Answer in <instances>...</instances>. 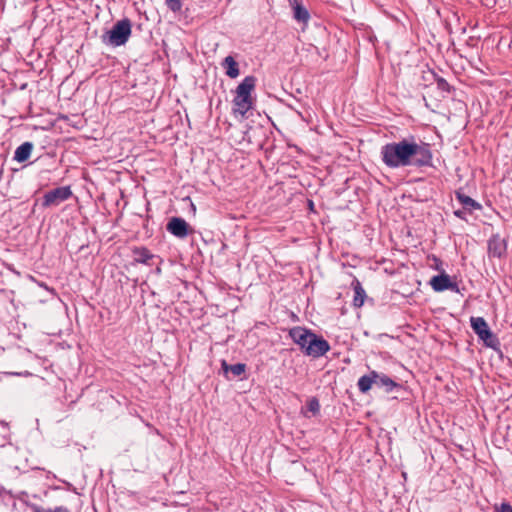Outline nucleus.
<instances>
[{
	"label": "nucleus",
	"instance_id": "f257e3e1",
	"mask_svg": "<svg viewBox=\"0 0 512 512\" xmlns=\"http://www.w3.org/2000/svg\"><path fill=\"white\" fill-rule=\"evenodd\" d=\"M380 156L382 162L391 169L431 166L432 162L429 145L417 142L414 137L383 145Z\"/></svg>",
	"mask_w": 512,
	"mask_h": 512
},
{
	"label": "nucleus",
	"instance_id": "f03ea898",
	"mask_svg": "<svg viewBox=\"0 0 512 512\" xmlns=\"http://www.w3.org/2000/svg\"><path fill=\"white\" fill-rule=\"evenodd\" d=\"M256 78L254 76H246L237 86L236 96L233 99V112L245 116L252 108L253 100L251 93L255 88Z\"/></svg>",
	"mask_w": 512,
	"mask_h": 512
},
{
	"label": "nucleus",
	"instance_id": "7ed1b4c3",
	"mask_svg": "<svg viewBox=\"0 0 512 512\" xmlns=\"http://www.w3.org/2000/svg\"><path fill=\"white\" fill-rule=\"evenodd\" d=\"M131 35V22L128 19L118 21L111 30L103 35V42L111 46L124 45Z\"/></svg>",
	"mask_w": 512,
	"mask_h": 512
},
{
	"label": "nucleus",
	"instance_id": "20e7f679",
	"mask_svg": "<svg viewBox=\"0 0 512 512\" xmlns=\"http://www.w3.org/2000/svg\"><path fill=\"white\" fill-rule=\"evenodd\" d=\"M470 324L475 334L484 342L485 346L493 349L499 346L498 338L492 333L483 317H471Z\"/></svg>",
	"mask_w": 512,
	"mask_h": 512
},
{
	"label": "nucleus",
	"instance_id": "39448f33",
	"mask_svg": "<svg viewBox=\"0 0 512 512\" xmlns=\"http://www.w3.org/2000/svg\"><path fill=\"white\" fill-rule=\"evenodd\" d=\"M330 350V345L323 337L313 333L308 345H306L305 355L319 358L325 355Z\"/></svg>",
	"mask_w": 512,
	"mask_h": 512
},
{
	"label": "nucleus",
	"instance_id": "423d86ee",
	"mask_svg": "<svg viewBox=\"0 0 512 512\" xmlns=\"http://www.w3.org/2000/svg\"><path fill=\"white\" fill-rule=\"evenodd\" d=\"M72 196L69 186L58 187L45 193L42 205L44 207L58 206Z\"/></svg>",
	"mask_w": 512,
	"mask_h": 512
},
{
	"label": "nucleus",
	"instance_id": "0eeeda50",
	"mask_svg": "<svg viewBox=\"0 0 512 512\" xmlns=\"http://www.w3.org/2000/svg\"><path fill=\"white\" fill-rule=\"evenodd\" d=\"M488 257L504 258L507 254V239L501 237L500 234H493L487 242Z\"/></svg>",
	"mask_w": 512,
	"mask_h": 512
},
{
	"label": "nucleus",
	"instance_id": "6e6552de",
	"mask_svg": "<svg viewBox=\"0 0 512 512\" xmlns=\"http://www.w3.org/2000/svg\"><path fill=\"white\" fill-rule=\"evenodd\" d=\"M312 334L313 332L311 330L300 326L293 327L289 330V336L293 342L300 347L303 353L306 350V345H308Z\"/></svg>",
	"mask_w": 512,
	"mask_h": 512
},
{
	"label": "nucleus",
	"instance_id": "1a4fd4ad",
	"mask_svg": "<svg viewBox=\"0 0 512 512\" xmlns=\"http://www.w3.org/2000/svg\"><path fill=\"white\" fill-rule=\"evenodd\" d=\"M430 285L436 292H442L444 290H458L457 284L453 283L450 279V276L445 273L433 276L430 280Z\"/></svg>",
	"mask_w": 512,
	"mask_h": 512
},
{
	"label": "nucleus",
	"instance_id": "9d476101",
	"mask_svg": "<svg viewBox=\"0 0 512 512\" xmlns=\"http://www.w3.org/2000/svg\"><path fill=\"white\" fill-rule=\"evenodd\" d=\"M166 228L168 232L178 238H185L189 234L188 223L180 217L170 219Z\"/></svg>",
	"mask_w": 512,
	"mask_h": 512
},
{
	"label": "nucleus",
	"instance_id": "9b49d317",
	"mask_svg": "<svg viewBox=\"0 0 512 512\" xmlns=\"http://www.w3.org/2000/svg\"><path fill=\"white\" fill-rule=\"evenodd\" d=\"M33 150V144L31 142H24L16 148L14 153V160L17 162H25L29 159Z\"/></svg>",
	"mask_w": 512,
	"mask_h": 512
},
{
	"label": "nucleus",
	"instance_id": "f8f14e48",
	"mask_svg": "<svg viewBox=\"0 0 512 512\" xmlns=\"http://www.w3.org/2000/svg\"><path fill=\"white\" fill-rule=\"evenodd\" d=\"M373 377L375 378V385L385 388L386 392H391L397 386L396 382L384 374L373 371Z\"/></svg>",
	"mask_w": 512,
	"mask_h": 512
},
{
	"label": "nucleus",
	"instance_id": "ddd939ff",
	"mask_svg": "<svg viewBox=\"0 0 512 512\" xmlns=\"http://www.w3.org/2000/svg\"><path fill=\"white\" fill-rule=\"evenodd\" d=\"M222 67L226 70V75L230 78H236L239 76L238 63L232 56H227L222 62Z\"/></svg>",
	"mask_w": 512,
	"mask_h": 512
},
{
	"label": "nucleus",
	"instance_id": "4468645a",
	"mask_svg": "<svg viewBox=\"0 0 512 512\" xmlns=\"http://www.w3.org/2000/svg\"><path fill=\"white\" fill-rule=\"evenodd\" d=\"M353 287H354L353 305L357 308H360L364 304V301L366 298V293H365V290L363 289L361 283L358 280L353 282Z\"/></svg>",
	"mask_w": 512,
	"mask_h": 512
},
{
	"label": "nucleus",
	"instance_id": "2eb2a0df",
	"mask_svg": "<svg viewBox=\"0 0 512 512\" xmlns=\"http://www.w3.org/2000/svg\"><path fill=\"white\" fill-rule=\"evenodd\" d=\"M456 198L463 205L464 209L470 212L476 209H481V205L470 196L463 193H456Z\"/></svg>",
	"mask_w": 512,
	"mask_h": 512
},
{
	"label": "nucleus",
	"instance_id": "dca6fc26",
	"mask_svg": "<svg viewBox=\"0 0 512 512\" xmlns=\"http://www.w3.org/2000/svg\"><path fill=\"white\" fill-rule=\"evenodd\" d=\"M375 385V378L373 377V371L369 375H363L359 378L357 386L362 393L368 392L372 385Z\"/></svg>",
	"mask_w": 512,
	"mask_h": 512
},
{
	"label": "nucleus",
	"instance_id": "f3484780",
	"mask_svg": "<svg viewBox=\"0 0 512 512\" xmlns=\"http://www.w3.org/2000/svg\"><path fill=\"white\" fill-rule=\"evenodd\" d=\"M293 16L297 21L303 22V23H306L310 17L307 9L298 3H296L294 6Z\"/></svg>",
	"mask_w": 512,
	"mask_h": 512
},
{
	"label": "nucleus",
	"instance_id": "a211bd4d",
	"mask_svg": "<svg viewBox=\"0 0 512 512\" xmlns=\"http://www.w3.org/2000/svg\"><path fill=\"white\" fill-rule=\"evenodd\" d=\"M222 367L225 372L230 371L234 376H240L245 372L246 365L243 363L228 365L225 361H223Z\"/></svg>",
	"mask_w": 512,
	"mask_h": 512
},
{
	"label": "nucleus",
	"instance_id": "6ab92c4d",
	"mask_svg": "<svg viewBox=\"0 0 512 512\" xmlns=\"http://www.w3.org/2000/svg\"><path fill=\"white\" fill-rule=\"evenodd\" d=\"M134 253L136 255L135 260L139 263L148 264L149 260L153 258V255L146 248L136 249Z\"/></svg>",
	"mask_w": 512,
	"mask_h": 512
},
{
	"label": "nucleus",
	"instance_id": "aec40b11",
	"mask_svg": "<svg viewBox=\"0 0 512 512\" xmlns=\"http://www.w3.org/2000/svg\"><path fill=\"white\" fill-rule=\"evenodd\" d=\"M319 410H320V404H319L318 399L311 398L307 402V411L311 412L313 415H316L319 412Z\"/></svg>",
	"mask_w": 512,
	"mask_h": 512
},
{
	"label": "nucleus",
	"instance_id": "412c9836",
	"mask_svg": "<svg viewBox=\"0 0 512 512\" xmlns=\"http://www.w3.org/2000/svg\"><path fill=\"white\" fill-rule=\"evenodd\" d=\"M33 511L34 512H70L66 507L64 506H58V507H55L54 509H44L42 507H39V506H33L32 507Z\"/></svg>",
	"mask_w": 512,
	"mask_h": 512
},
{
	"label": "nucleus",
	"instance_id": "4be33fe9",
	"mask_svg": "<svg viewBox=\"0 0 512 512\" xmlns=\"http://www.w3.org/2000/svg\"><path fill=\"white\" fill-rule=\"evenodd\" d=\"M166 5L173 12H179L182 8L181 0H166Z\"/></svg>",
	"mask_w": 512,
	"mask_h": 512
},
{
	"label": "nucleus",
	"instance_id": "5701e85b",
	"mask_svg": "<svg viewBox=\"0 0 512 512\" xmlns=\"http://www.w3.org/2000/svg\"><path fill=\"white\" fill-rule=\"evenodd\" d=\"M437 86L442 91H448L449 88H450L448 82L445 79H443V78H438L437 79Z\"/></svg>",
	"mask_w": 512,
	"mask_h": 512
},
{
	"label": "nucleus",
	"instance_id": "b1692460",
	"mask_svg": "<svg viewBox=\"0 0 512 512\" xmlns=\"http://www.w3.org/2000/svg\"><path fill=\"white\" fill-rule=\"evenodd\" d=\"M497 512H512V506L509 503L503 502L499 507H496Z\"/></svg>",
	"mask_w": 512,
	"mask_h": 512
},
{
	"label": "nucleus",
	"instance_id": "393cba45",
	"mask_svg": "<svg viewBox=\"0 0 512 512\" xmlns=\"http://www.w3.org/2000/svg\"><path fill=\"white\" fill-rule=\"evenodd\" d=\"M454 214L460 219H465V212L463 210H456Z\"/></svg>",
	"mask_w": 512,
	"mask_h": 512
}]
</instances>
